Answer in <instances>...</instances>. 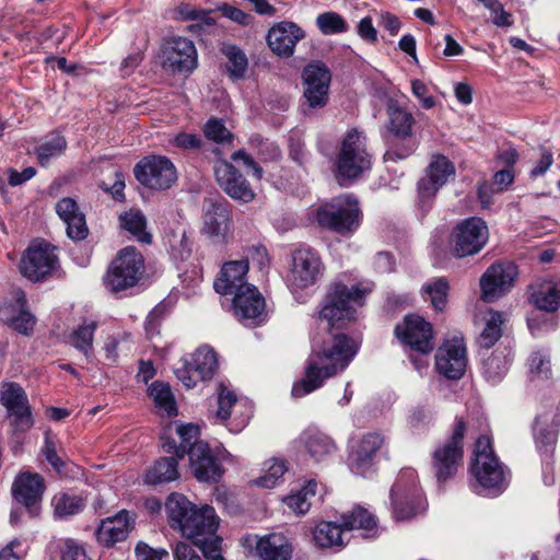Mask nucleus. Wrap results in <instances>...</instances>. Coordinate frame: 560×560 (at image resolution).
Returning <instances> with one entry per match:
<instances>
[{"label":"nucleus","mask_w":560,"mask_h":560,"mask_svg":"<svg viewBox=\"0 0 560 560\" xmlns=\"http://www.w3.org/2000/svg\"><path fill=\"white\" fill-rule=\"evenodd\" d=\"M165 506L171 527L191 540L203 556L221 551L222 539L217 535L219 517L212 506L197 508L180 493H172Z\"/></svg>","instance_id":"nucleus-1"},{"label":"nucleus","mask_w":560,"mask_h":560,"mask_svg":"<svg viewBox=\"0 0 560 560\" xmlns=\"http://www.w3.org/2000/svg\"><path fill=\"white\" fill-rule=\"evenodd\" d=\"M358 351L355 342L343 334L330 335L323 345L315 347L308 357L304 378L295 382L291 394L301 398L320 388L353 360Z\"/></svg>","instance_id":"nucleus-2"},{"label":"nucleus","mask_w":560,"mask_h":560,"mask_svg":"<svg viewBox=\"0 0 560 560\" xmlns=\"http://www.w3.org/2000/svg\"><path fill=\"white\" fill-rule=\"evenodd\" d=\"M474 455L470 472L476 480L475 491L492 497L502 493L509 482V472L495 456L488 435L477 439Z\"/></svg>","instance_id":"nucleus-3"},{"label":"nucleus","mask_w":560,"mask_h":560,"mask_svg":"<svg viewBox=\"0 0 560 560\" xmlns=\"http://www.w3.org/2000/svg\"><path fill=\"white\" fill-rule=\"evenodd\" d=\"M372 166V154L364 132L353 128L341 139L336 159L335 172L339 184L352 182Z\"/></svg>","instance_id":"nucleus-4"},{"label":"nucleus","mask_w":560,"mask_h":560,"mask_svg":"<svg viewBox=\"0 0 560 560\" xmlns=\"http://www.w3.org/2000/svg\"><path fill=\"white\" fill-rule=\"evenodd\" d=\"M371 283H359L348 288L343 283H335L327 302L323 306L319 317L326 320L329 327H341L354 320L357 310L364 304V298L372 292Z\"/></svg>","instance_id":"nucleus-5"},{"label":"nucleus","mask_w":560,"mask_h":560,"mask_svg":"<svg viewBox=\"0 0 560 560\" xmlns=\"http://www.w3.org/2000/svg\"><path fill=\"white\" fill-rule=\"evenodd\" d=\"M353 529H363L376 533L375 517L368 510L358 506L351 512L342 515V523L337 525L332 522L319 523L313 532L315 544L320 548L341 549L346 545L347 533Z\"/></svg>","instance_id":"nucleus-6"},{"label":"nucleus","mask_w":560,"mask_h":560,"mask_svg":"<svg viewBox=\"0 0 560 560\" xmlns=\"http://www.w3.org/2000/svg\"><path fill=\"white\" fill-rule=\"evenodd\" d=\"M360 220L358 200L351 195L336 197L316 210L317 223L338 234L354 232L360 225Z\"/></svg>","instance_id":"nucleus-7"},{"label":"nucleus","mask_w":560,"mask_h":560,"mask_svg":"<svg viewBox=\"0 0 560 560\" xmlns=\"http://www.w3.org/2000/svg\"><path fill=\"white\" fill-rule=\"evenodd\" d=\"M412 468L402 469L390 490L393 515L397 521L413 517L424 510V499Z\"/></svg>","instance_id":"nucleus-8"},{"label":"nucleus","mask_w":560,"mask_h":560,"mask_svg":"<svg viewBox=\"0 0 560 560\" xmlns=\"http://www.w3.org/2000/svg\"><path fill=\"white\" fill-rule=\"evenodd\" d=\"M465 432V421L457 418L451 436L434 450L432 454V467L439 482L452 478L462 465Z\"/></svg>","instance_id":"nucleus-9"},{"label":"nucleus","mask_w":560,"mask_h":560,"mask_svg":"<svg viewBox=\"0 0 560 560\" xmlns=\"http://www.w3.org/2000/svg\"><path fill=\"white\" fill-rule=\"evenodd\" d=\"M144 260L141 253L132 246L121 249L112 261L104 278L106 288L120 292L135 287L143 272Z\"/></svg>","instance_id":"nucleus-10"},{"label":"nucleus","mask_w":560,"mask_h":560,"mask_svg":"<svg viewBox=\"0 0 560 560\" xmlns=\"http://www.w3.org/2000/svg\"><path fill=\"white\" fill-rule=\"evenodd\" d=\"M488 240L487 223L477 217L467 218L453 228L450 235V249L456 258H465L478 254Z\"/></svg>","instance_id":"nucleus-11"},{"label":"nucleus","mask_w":560,"mask_h":560,"mask_svg":"<svg viewBox=\"0 0 560 560\" xmlns=\"http://www.w3.org/2000/svg\"><path fill=\"white\" fill-rule=\"evenodd\" d=\"M160 58L162 68L172 74H189L198 66V52L194 42L183 36L165 38Z\"/></svg>","instance_id":"nucleus-12"},{"label":"nucleus","mask_w":560,"mask_h":560,"mask_svg":"<svg viewBox=\"0 0 560 560\" xmlns=\"http://www.w3.org/2000/svg\"><path fill=\"white\" fill-rule=\"evenodd\" d=\"M57 262L55 248L50 244L34 241L23 253L19 269L23 277L37 282L49 276L56 269Z\"/></svg>","instance_id":"nucleus-13"},{"label":"nucleus","mask_w":560,"mask_h":560,"mask_svg":"<svg viewBox=\"0 0 560 560\" xmlns=\"http://www.w3.org/2000/svg\"><path fill=\"white\" fill-rule=\"evenodd\" d=\"M137 180L152 190H165L177 179L176 167L172 161L162 155L143 158L135 167Z\"/></svg>","instance_id":"nucleus-14"},{"label":"nucleus","mask_w":560,"mask_h":560,"mask_svg":"<svg viewBox=\"0 0 560 560\" xmlns=\"http://www.w3.org/2000/svg\"><path fill=\"white\" fill-rule=\"evenodd\" d=\"M324 265L317 252L312 248H299L294 252L288 283L292 290H302L314 285L323 276Z\"/></svg>","instance_id":"nucleus-15"},{"label":"nucleus","mask_w":560,"mask_h":560,"mask_svg":"<svg viewBox=\"0 0 560 560\" xmlns=\"http://www.w3.org/2000/svg\"><path fill=\"white\" fill-rule=\"evenodd\" d=\"M252 417V407L246 400H238L235 393L225 384L218 386L217 419L229 421L225 425L232 433L241 432Z\"/></svg>","instance_id":"nucleus-16"},{"label":"nucleus","mask_w":560,"mask_h":560,"mask_svg":"<svg viewBox=\"0 0 560 560\" xmlns=\"http://www.w3.org/2000/svg\"><path fill=\"white\" fill-rule=\"evenodd\" d=\"M467 366L466 347L458 337L445 340L435 353V370L448 380H459Z\"/></svg>","instance_id":"nucleus-17"},{"label":"nucleus","mask_w":560,"mask_h":560,"mask_svg":"<svg viewBox=\"0 0 560 560\" xmlns=\"http://www.w3.org/2000/svg\"><path fill=\"white\" fill-rule=\"evenodd\" d=\"M397 338L412 350L427 354L434 348L432 325L418 315H408L396 326Z\"/></svg>","instance_id":"nucleus-18"},{"label":"nucleus","mask_w":560,"mask_h":560,"mask_svg":"<svg viewBox=\"0 0 560 560\" xmlns=\"http://www.w3.org/2000/svg\"><path fill=\"white\" fill-rule=\"evenodd\" d=\"M0 401L8 409L15 431H27L33 427L28 400L24 389L16 383H4L0 389Z\"/></svg>","instance_id":"nucleus-19"},{"label":"nucleus","mask_w":560,"mask_h":560,"mask_svg":"<svg viewBox=\"0 0 560 560\" xmlns=\"http://www.w3.org/2000/svg\"><path fill=\"white\" fill-rule=\"evenodd\" d=\"M331 75L322 62H312L303 70L304 97L312 108H322L328 102Z\"/></svg>","instance_id":"nucleus-20"},{"label":"nucleus","mask_w":560,"mask_h":560,"mask_svg":"<svg viewBox=\"0 0 560 560\" xmlns=\"http://www.w3.org/2000/svg\"><path fill=\"white\" fill-rule=\"evenodd\" d=\"M517 268L512 262L490 266L480 279L482 299L492 302L505 294L514 285Z\"/></svg>","instance_id":"nucleus-21"},{"label":"nucleus","mask_w":560,"mask_h":560,"mask_svg":"<svg viewBox=\"0 0 560 560\" xmlns=\"http://www.w3.org/2000/svg\"><path fill=\"white\" fill-rule=\"evenodd\" d=\"M26 304L25 293L22 290L13 291L11 299L0 305V320L19 334L30 336L36 325V317Z\"/></svg>","instance_id":"nucleus-22"},{"label":"nucleus","mask_w":560,"mask_h":560,"mask_svg":"<svg viewBox=\"0 0 560 560\" xmlns=\"http://www.w3.org/2000/svg\"><path fill=\"white\" fill-rule=\"evenodd\" d=\"M233 308L245 326H257L266 319L265 299L254 285H246L234 294Z\"/></svg>","instance_id":"nucleus-23"},{"label":"nucleus","mask_w":560,"mask_h":560,"mask_svg":"<svg viewBox=\"0 0 560 560\" xmlns=\"http://www.w3.org/2000/svg\"><path fill=\"white\" fill-rule=\"evenodd\" d=\"M454 174L455 167L447 158L443 155L434 156L427 168V175L418 183V194L421 206H428L438 190L445 185L447 179Z\"/></svg>","instance_id":"nucleus-24"},{"label":"nucleus","mask_w":560,"mask_h":560,"mask_svg":"<svg viewBox=\"0 0 560 560\" xmlns=\"http://www.w3.org/2000/svg\"><path fill=\"white\" fill-rule=\"evenodd\" d=\"M44 491L45 480L37 472L23 471L15 477L12 485L14 499L23 504L33 516L39 513V503Z\"/></svg>","instance_id":"nucleus-25"},{"label":"nucleus","mask_w":560,"mask_h":560,"mask_svg":"<svg viewBox=\"0 0 560 560\" xmlns=\"http://www.w3.org/2000/svg\"><path fill=\"white\" fill-rule=\"evenodd\" d=\"M384 444V438L376 432L363 434L350 443L349 466L352 471L364 475L373 465L377 452Z\"/></svg>","instance_id":"nucleus-26"},{"label":"nucleus","mask_w":560,"mask_h":560,"mask_svg":"<svg viewBox=\"0 0 560 560\" xmlns=\"http://www.w3.org/2000/svg\"><path fill=\"white\" fill-rule=\"evenodd\" d=\"M214 174L219 186L231 198L242 202H250L254 199V190L231 163L218 162L214 166Z\"/></svg>","instance_id":"nucleus-27"},{"label":"nucleus","mask_w":560,"mask_h":560,"mask_svg":"<svg viewBox=\"0 0 560 560\" xmlns=\"http://www.w3.org/2000/svg\"><path fill=\"white\" fill-rule=\"evenodd\" d=\"M189 462L192 475L199 481L217 482L223 474L221 465L206 442H198L190 446Z\"/></svg>","instance_id":"nucleus-28"},{"label":"nucleus","mask_w":560,"mask_h":560,"mask_svg":"<svg viewBox=\"0 0 560 560\" xmlns=\"http://www.w3.org/2000/svg\"><path fill=\"white\" fill-rule=\"evenodd\" d=\"M135 520L132 515L121 510L114 516L102 520L95 530V537L100 545L112 547L117 542L125 540L133 528Z\"/></svg>","instance_id":"nucleus-29"},{"label":"nucleus","mask_w":560,"mask_h":560,"mask_svg":"<svg viewBox=\"0 0 560 560\" xmlns=\"http://www.w3.org/2000/svg\"><path fill=\"white\" fill-rule=\"evenodd\" d=\"M305 37V32L292 22H281L272 26L267 34L270 49L281 57H290L295 45Z\"/></svg>","instance_id":"nucleus-30"},{"label":"nucleus","mask_w":560,"mask_h":560,"mask_svg":"<svg viewBox=\"0 0 560 560\" xmlns=\"http://www.w3.org/2000/svg\"><path fill=\"white\" fill-rule=\"evenodd\" d=\"M56 213L67 226V235L74 241L84 240L89 229L85 215L73 198L66 197L56 203Z\"/></svg>","instance_id":"nucleus-31"},{"label":"nucleus","mask_w":560,"mask_h":560,"mask_svg":"<svg viewBox=\"0 0 560 560\" xmlns=\"http://www.w3.org/2000/svg\"><path fill=\"white\" fill-rule=\"evenodd\" d=\"M248 272V261L246 259L231 260L225 262L214 281V289L220 294H235L246 285L245 277Z\"/></svg>","instance_id":"nucleus-32"},{"label":"nucleus","mask_w":560,"mask_h":560,"mask_svg":"<svg viewBox=\"0 0 560 560\" xmlns=\"http://www.w3.org/2000/svg\"><path fill=\"white\" fill-rule=\"evenodd\" d=\"M246 546H256V553L260 560H289L291 556V546L280 534H271L258 538L257 536H247L243 539Z\"/></svg>","instance_id":"nucleus-33"},{"label":"nucleus","mask_w":560,"mask_h":560,"mask_svg":"<svg viewBox=\"0 0 560 560\" xmlns=\"http://www.w3.org/2000/svg\"><path fill=\"white\" fill-rule=\"evenodd\" d=\"M232 225V213L225 202H212L205 214L202 232L210 238L224 241Z\"/></svg>","instance_id":"nucleus-34"},{"label":"nucleus","mask_w":560,"mask_h":560,"mask_svg":"<svg viewBox=\"0 0 560 560\" xmlns=\"http://www.w3.org/2000/svg\"><path fill=\"white\" fill-rule=\"evenodd\" d=\"M299 440L308 455L316 462H322L336 452L334 441L327 434L314 428L304 430Z\"/></svg>","instance_id":"nucleus-35"},{"label":"nucleus","mask_w":560,"mask_h":560,"mask_svg":"<svg viewBox=\"0 0 560 560\" xmlns=\"http://www.w3.org/2000/svg\"><path fill=\"white\" fill-rule=\"evenodd\" d=\"M176 434L179 439L175 440L165 439L163 448L168 454H174L177 458H183L186 454L189 455L190 446L195 443L201 442L199 438V428L194 424H178L176 425Z\"/></svg>","instance_id":"nucleus-36"},{"label":"nucleus","mask_w":560,"mask_h":560,"mask_svg":"<svg viewBox=\"0 0 560 560\" xmlns=\"http://www.w3.org/2000/svg\"><path fill=\"white\" fill-rule=\"evenodd\" d=\"M533 304L545 312L553 313L560 306V280H546L532 293Z\"/></svg>","instance_id":"nucleus-37"},{"label":"nucleus","mask_w":560,"mask_h":560,"mask_svg":"<svg viewBox=\"0 0 560 560\" xmlns=\"http://www.w3.org/2000/svg\"><path fill=\"white\" fill-rule=\"evenodd\" d=\"M86 498L82 494L59 492L51 499L54 515L58 518L73 516L83 511Z\"/></svg>","instance_id":"nucleus-38"},{"label":"nucleus","mask_w":560,"mask_h":560,"mask_svg":"<svg viewBox=\"0 0 560 560\" xmlns=\"http://www.w3.org/2000/svg\"><path fill=\"white\" fill-rule=\"evenodd\" d=\"M188 363L199 380H211L218 368L217 353L208 346H202L192 353Z\"/></svg>","instance_id":"nucleus-39"},{"label":"nucleus","mask_w":560,"mask_h":560,"mask_svg":"<svg viewBox=\"0 0 560 560\" xmlns=\"http://www.w3.org/2000/svg\"><path fill=\"white\" fill-rule=\"evenodd\" d=\"M148 395L152 399L159 413L168 417L176 415V401L168 384L160 381L153 382L148 387Z\"/></svg>","instance_id":"nucleus-40"},{"label":"nucleus","mask_w":560,"mask_h":560,"mask_svg":"<svg viewBox=\"0 0 560 560\" xmlns=\"http://www.w3.org/2000/svg\"><path fill=\"white\" fill-rule=\"evenodd\" d=\"M178 477L177 459L174 457H165L155 462V464L147 471L144 481L148 485H160L170 482Z\"/></svg>","instance_id":"nucleus-41"},{"label":"nucleus","mask_w":560,"mask_h":560,"mask_svg":"<svg viewBox=\"0 0 560 560\" xmlns=\"http://www.w3.org/2000/svg\"><path fill=\"white\" fill-rule=\"evenodd\" d=\"M221 52L228 59L226 71L231 79L238 80L245 77L248 60L245 52L234 44L224 43Z\"/></svg>","instance_id":"nucleus-42"},{"label":"nucleus","mask_w":560,"mask_h":560,"mask_svg":"<svg viewBox=\"0 0 560 560\" xmlns=\"http://www.w3.org/2000/svg\"><path fill=\"white\" fill-rule=\"evenodd\" d=\"M120 226L132 234L139 242L150 244L152 236L147 232L145 217L139 210H129L119 215Z\"/></svg>","instance_id":"nucleus-43"},{"label":"nucleus","mask_w":560,"mask_h":560,"mask_svg":"<svg viewBox=\"0 0 560 560\" xmlns=\"http://www.w3.org/2000/svg\"><path fill=\"white\" fill-rule=\"evenodd\" d=\"M508 357L505 350H495L483 360V375L490 383L495 384L504 377L509 369Z\"/></svg>","instance_id":"nucleus-44"},{"label":"nucleus","mask_w":560,"mask_h":560,"mask_svg":"<svg viewBox=\"0 0 560 560\" xmlns=\"http://www.w3.org/2000/svg\"><path fill=\"white\" fill-rule=\"evenodd\" d=\"M506 317L503 313L490 310L487 313L486 326L479 336L482 348H491L502 336V326Z\"/></svg>","instance_id":"nucleus-45"},{"label":"nucleus","mask_w":560,"mask_h":560,"mask_svg":"<svg viewBox=\"0 0 560 560\" xmlns=\"http://www.w3.org/2000/svg\"><path fill=\"white\" fill-rule=\"evenodd\" d=\"M96 328L97 323L95 320H85L75 328L69 337L70 345L82 352L86 358L93 353V339Z\"/></svg>","instance_id":"nucleus-46"},{"label":"nucleus","mask_w":560,"mask_h":560,"mask_svg":"<svg viewBox=\"0 0 560 560\" xmlns=\"http://www.w3.org/2000/svg\"><path fill=\"white\" fill-rule=\"evenodd\" d=\"M448 282L444 278L429 280L422 287V296L429 300L435 311H443L447 303Z\"/></svg>","instance_id":"nucleus-47"},{"label":"nucleus","mask_w":560,"mask_h":560,"mask_svg":"<svg viewBox=\"0 0 560 560\" xmlns=\"http://www.w3.org/2000/svg\"><path fill=\"white\" fill-rule=\"evenodd\" d=\"M389 131L396 137L407 138L411 135L415 119L408 110L397 106H388Z\"/></svg>","instance_id":"nucleus-48"},{"label":"nucleus","mask_w":560,"mask_h":560,"mask_svg":"<svg viewBox=\"0 0 560 560\" xmlns=\"http://www.w3.org/2000/svg\"><path fill=\"white\" fill-rule=\"evenodd\" d=\"M317 483L310 480L300 491L288 495L284 503L296 514H305L312 505V498L315 497Z\"/></svg>","instance_id":"nucleus-49"},{"label":"nucleus","mask_w":560,"mask_h":560,"mask_svg":"<svg viewBox=\"0 0 560 560\" xmlns=\"http://www.w3.org/2000/svg\"><path fill=\"white\" fill-rule=\"evenodd\" d=\"M163 240L175 259L184 260L190 255V243L183 229L165 232Z\"/></svg>","instance_id":"nucleus-50"},{"label":"nucleus","mask_w":560,"mask_h":560,"mask_svg":"<svg viewBox=\"0 0 560 560\" xmlns=\"http://www.w3.org/2000/svg\"><path fill=\"white\" fill-rule=\"evenodd\" d=\"M287 471L285 463L281 459L272 458L264 464L262 475L255 480V483L261 488H275Z\"/></svg>","instance_id":"nucleus-51"},{"label":"nucleus","mask_w":560,"mask_h":560,"mask_svg":"<svg viewBox=\"0 0 560 560\" xmlns=\"http://www.w3.org/2000/svg\"><path fill=\"white\" fill-rule=\"evenodd\" d=\"M66 139L60 135H54L36 149L37 159L42 165H46L54 158L62 154L66 150Z\"/></svg>","instance_id":"nucleus-52"},{"label":"nucleus","mask_w":560,"mask_h":560,"mask_svg":"<svg viewBox=\"0 0 560 560\" xmlns=\"http://www.w3.org/2000/svg\"><path fill=\"white\" fill-rule=\"evenodd\" d=\"M316 24L325 35L343 33L348 28L346 21L336 12L319 14Z\"/></svg>","instance_id":"nucleus-53"},{"label":"nucleus","mask_w":560,"mask_h":560,"mask_svg":"<svg viewBox=\"0 0 560 560\" xmlns=\"http://www.w3.org/2000/svg\"><path fill=\"white\" fill-rule=\"evenodd\" d=\"M539 421L538 419L535 429L536 444L540 451H544L546 457H550L557 442L559 424H556L551 429H545L538 427Z\"/></svg>","instance_id":"nucleus-54"},{"label":"nucleus","mask_w":560,"mask_h":560,"mask_svg":"<svg viewBox=\"0 0 560 560\" xmlns=\"http://www.w3.org/2000/svg\"><path fill=\"white\" fill-rule=\"evenodd\" d=\"M205 136L215 142H225L231 140L232 135L226 129L222 120L217 118L209 119L203 127Z\"/></svg>","instance_id":"nucleus-55"},{"label":"nucleus","mask_w":560,"mask_h":560,"mask_svg":"<svg viewBox=\"0 0 560 560\" xmlns=\"http://www.w3.org/2000/svg\"><path fill=\"white\" fill-rule=\"evenodd\" d=\"M529 372L540 377H548L550 373L549 355L542 351H535L528 358Z\"/></svg>","instance_id":"nucleus-56"},{"label":"nucleus","mask_w":560,"mask_h":560,"mask_svg":"<svg viewBox=\"0 0 560 560\" xmlns=\"http://www.w3.org/2000/svg\"><path fill=\"white\" fill-rule=\"evenodd\" d=\"M43 454L46 460L51 465V467L59 474L62 472V467L65 466V462L58 456L56 451V443L54 442L50 434L47 432L45 434V445L43 447Z\"/></svg>","instance_id":"nucleus-57"},{"label":"nucleus","mask_w":560,"mask_h":560,"mask_svg":"<svg viewBox=\"0 0 560 560\" xmlns=\"http://www.w3.org/2000/svg\"><path fill=\"white\" fill-rule=\"evenodd\" d=\"M26 553L25 544L19 539H13L0 549V560H23Z\"/></svg>","instance_id":"nucleus-58"},{"label":"nucleus","mask_w":560,"mask_h":560,"mask_svg":"<svg viewBox=\"0 0 560 560\" xmlns=\"http://www.w3.org/2000/svg\"><path fill=\"white\" fill-rule=\"evenodd\" d=\"M170 143L178 149L191 150L200 148L202 141L195 133L179 132L170 139Z\"/></svg>","instance_id":"nucleus-59"},{"label":"nucleus","mask_w":560,"mask_h":560,"mask_svg":"<svg viewBox=\"0 0 560 560\" xmlns=\"http://www.w3.org/2000/svg\"><path fill=\"white\" fill-rule=\"evenodd\" d=\"M411 91L412 94L420 101L423 108L430 109L434 107L435 101L431 95L428 94V88L422 81L412 80Z\"/></svg>","instance_id":"nucleus-60"},{"label":"nucleus","mask_w":560,"mask_h":560,"mask_svg":"<svg viewBox=\"0 0 560 560\" xmlns=\"http://www.w3.org/2000/svg\"><path fill=\"white\" fill-rule=\"evenodd\" d=\"M8 182L11 186H19L36 175V170L32 166L24 168L22 172H18L15 168H8Z\"/></svg>","instance_id":"nucleus-61"},{"label":"nucleus","mask_w":560,"mask_h":560,"mask_svg":"<svg viewBox=\"0 0 560 560\" xmlns=\"http://www.w3.org/2000/svg\"><path fill=\"white\" fill-rule=\"evenodd\" d=\"M62 560H92L85 549L74 541H68L62 551Z\"/></svg>","instance_id":"nucleus-62"},{"label":"nucleus","mask_w":560,"mask_h":560,"mask_svg":"<svg viewBox=\"0 0 560 560\" xmlns=\"http://www.w3.org/2000/svg\"><path fill=\"white\" fill-rule=\"evenodd\" d=\"M137 560H162V557L167 556L166 550H154L147 544L139 542L136 547Z\"/></svg>","instance_id":"nucleus-63"},{"label":"nucleus","mask_w":560,"mask_h":560,"mask_svg":"<svg viewBox=\"0 0 560 560\" xmlns=\"http://www.w3.org/2000/svg\"><path fill=\"white\" fill-rule=\"evenodd\" d=\"M175 560H203L192 546L187 542L179 541L173 549Z\"/></svg>","instance_id":"nucleus-64"}]
</instances>
